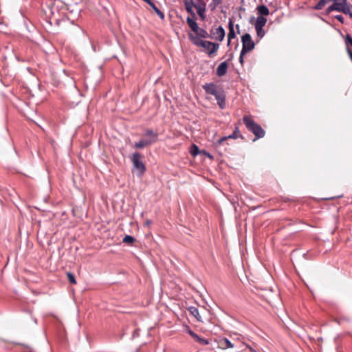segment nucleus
Listing matches in <instances>:
<instances>
[{
    "instance_id": "f257e3e1",
    "label": "nucleus",
    "mask_w": 352,
    "mask_h": 352,
    "mask_svg": "<svg viewBox=\"0 0 352 352\" xmlns=\"http://www.w3.org/2000/svg\"><path fill=\"white\" fill-rule=\"evenodd\" d=\"M243 120L246 128L255 135V139L262 138L265 136V131L259 124L256 123L250 116H244Z\"/></svg>"
},
{
    "instance_id": "f03ea898",
    "label": "nucleus",
    "mask_w": 352,
    "mask_h": 352,
    "mask_svg": "<svg viewBox=\"0 0 352 352\" xmlns=\"http://www.w3.org/2000/svg\"><path fill=\"white\" fill-rule=\"evenodd\" d=\"M190 41L196 46L206 47L207 45H212V48L208 52V55L211 56L214 54L219 47V44L212 43L208 41L201 40L200 37L195 35L192 33H188V34Z\"/></svg>"
},
{
    "instance_id": "7ed1b4c3",
    "label": "nucleus",
    "mask_w": 352,
    "mask_h": 352,
    "mask_svg": "<svg viewBox=\"0 0 352 352\" xmlns=\"http://www.w3.org/2000/svg\"><path fill=\"white\" fill-rule=\"evenodd\" d=\"M143 155L138 152H135L131 157V162L133 167L138 171L139 176H142L146 171L145 164L142 162Z\"/></svg>"
},
{
    "instance_id": "20e7f679",
    "label": "nucleus",
    "mask_w": 352,
    "mask_h": 352,
    "mask_svg": "<svg viewBox=\"0 0 352 352\" xmlns=\"http://www.w3.org/2000/svg\"><path fill=\"white\" fill-rule=\"evenodd\" d=\"M186 22L195 35L204 38H209V34L207 31L199 28L193 18L188 17Z\"/></svg>"
},
{
    "instance_id": "39448f33",
    "label": "nucleus",
    "mask_w": 352,
    "mask_h": 352,
    "mask_svg": "<svg viewBox=\"0 0 352 352\" xmlns=\"http://www.w3.org/2000/svg\"><path fill=\"white\" fill-rule=\"evenodd\" d=\"M333 6L336 11L343 12L345 14H349L352 17V6L349 4L346 0H333Z\"/></svg>"
},
{
    "instance_id": "423d86ee",
    "label": "nucleus",
    "mask_w": 352,
    "mask_h": 352,
    "mask_svg": "<svg viewBox=\"0 0 352 352\" xmlns=\"http://www.w3.org/2000/svg\"><path fill=\"white\" fill-rule=\"evenodd\" d=\"M242 42V55L246 54L249 52L253 50L255 47V44L252 39L250 34L246 33L241 37Z\"/></svg>"
},
{
    "instance_id": "0eeeda50",
    "label": "nucleus",
    "mask_w": 352,
    "mask_h": 352,
    "mask_svg": "<svg viewBox=\"0 0 352 352\" xmlns=\"http://www.w3.org/2000/svg\"><path fill=\"white\" fill-rule=\"evenodd\" d=\"M225 37V30L221 26L212 27L210 30L209 38L222 41Z\"/></svg>"
},
{
    "instance_id": "6e6552de",
    "label": "nucleus",
    "mask_w": 352,
    "mask_h": 352,
    "mask_svg": "<svg viewBox=\"0 0 352 352\" xmlns=\"http://www.w3.org/2000/svg\"><path fill=\"white\" fill-rule=\"evenodd\" d=\"M194 7L196 8L198 15L202 20L206 18L205 12L206 4L204 0H195Z\"/></svg>"
},
{
    "instance_id": "1a4fd4ad",
    "label": "nucleus",
    "mask_w": 352,
    "mask_h": 352,
    "mask_svg": "<svg viewBox=\"0 0 352 352\" xmlns=\"http://www.w3.org/2000/svg\"><path fill=\"white\" fill-rule=\"evenodd\" d=\"M203 89L207 94L216 96L221 89H217V86L214 83H206L203 85Z\"/></svg>"
},
{
    "instance_id": "9d476101",
    "label": "nucleus",
    "mask_w": 352,
    "mask_h": 352,
    "mask_svg": "<svg viewBox=\"0 0 352 352\" xmlns=\"http://www.w3.org/2000/svg\"><path fill=\"white\" fill-rule=\"evenodd\" d=\"M218 347L221 349H227L230 348H233L234 346V344H232L228 338H223L219 339L217 341Z\"/></svg>"
},
{
    "instance_id": "9b49d317",
    "label": "nucleus",
    "mask_w": 352,
    "mask_h": 352,
    "mask_svg": "<svg viewBox=\"0 0 352 352\" xmlns=\"http://www.w3.org/2000/svg\"><path fill=\"white\" fill-rule=\"evenodd\" d=\"M239 137H241L240 134V131L238 127H236L234 131H233L232 135H230L228 136H225L219 139L217 142L218 145L222 144L225 141H226L228 139H236Z\"/></svg>"
},
{
    "instance_id": "f8f14e48",
    "label": "nucleus",
    "mask_w": 352,
    "mask_h": 352,
    "mask_svg": "<svg viewBox=\"0 0 352 352\" xmlns=\"http://www.w3.org/2000/svg\"><path fill=\"white\" fill-rule=\"evenodd\" d=\"M144 136L148 137V138L146 139L147 140L153 141V144L157 141L158 133L157 132H155L153 129H147L145 130Z\"/></svg>"
},
{
    "instance_id": "ddd939ff",
    "label": "nucleus",
    "mask_w": 352,
    "mask_h": 352,
    "mask_svg": "<svg viewBox=\"0 0 352 352\" xmlns=\"http://www.w3.org/2000/svg\"><path fill=\"white\" fill-rule=\"evenodd\" d=\"M188 333L191 336V337L197 342L201 344V345H207L209 344V340L199 337L197 333L192 331L191 329H188Z\"/></svg>"
},
{
    "instance_id": "4468645a",
    "label": "nucleus",
    "mask_w": 352,
    "mask_h": 352,
    "mask_svg": "<svg viewBox=\"0 0 352 352\" xmlns=\"http://www.w3.org/2000/svg\"><path fill=\"white\" fill-rule=\"evenodd\" d=\"M214 97L219 107L221 109H224L226 107V97L223 91L221 90Z\"/></svg>"
},
{
    "instance_id": "2eb2a0df",
    "label": "nucleus",
    "mask_w": 352,
    "mask_h": 352,
    "mask_svg": "<svg viewBox=\"0 0 352 352\" xmlns=\"http://www.w3.org/2000/svg\"><path fill=\"white\" fill-rule=\"evenodd\" d=\"M228 67V64L226 61L220 63L217 68V75L219 77L225 76L227 73Z\"/></svg>"
},
{
    "instance_id": "dca6fc26",
    "label": "nucleus",
    "mask_w": 352,
    "mask_h": 352,
    "mask_svg": "<svg viewBox=\"0 0 352 352\" xmlns=\"http://www.w3.org/2000/svg\"><path fill=\"white\" fill-rule=\"evenodd\" d=\"M228 28H229V32H228V45H229L230 44V41L232 38H235V32H234V25H233V21H232V19H230V21H229Z\"/></svg>"
},
{
    "instance_id": "f3484780",
    "label": "nucleus",
    "mask_w": 352,
    "mask_h": 352,
    "mask_svg": "<svg viewBox=\"0 0 352 352\" xmlns=\"http://www.w3.org/2000/svg\"><path fill=\"white\" fill-rule=\"evenodd\" d=\"M188 311L190 313L192 316H193L198 321L203 322L201 317L199 314V310L195 307H190L188 308Z\"/></svg>"
},
{
    "instance_id": "a211bd4d",
    "label": "nucleus",
    "mask_w": 352,
    "mask_h": 352,
    "mask_svg": "<svg viewBox=\"0 0 352 352\" xmlns=\"http://www.w3.org/2000/svg\"><path fill=\"white\" fill-rule=\"evenodd\" d=\"M153 141L147 140L146 139H142L138 142L135 144V147L136 148H143L147 146L151 145Z\"/></svg>"
},
{
    "instance_id": "6ab92c4d",
    "label": "nucleus",
    "mask_w": 352,
    "mask_h": 352,
    "mask_svg": "<svg viewBox=\"0 0 352 352\" xmlns=\"http://www.w3.org/2000/svg\"><path fill=\"white\" fill-rule=\"evenodd\" d=\"M267 22V19L263 16H259L257 17L256 23H255V28H263Z\"/></svg>"
},
{
    "instance_id": "aec40b11",
    "label": "nucleus",
    "mask_w": 352,
    "mask_h": 352,
    "mask_svg": "<svg viewBox=\"0 0 352 352\" xmlns=\"http://www.w3.org/2000/svg\"><path fill=\"white\" fill-rule=\"evenodd\" d=\"M257 10H258V12L263 16H267L270 14L269 9L267 8V6H265L264 5L258 6Z\"/></svg>"
},
{
    "instance_id": "412c9836",
    "label": "nucleus",
    "mask_w": 352,
    "mask_h": 352,
    "mask_svg": "<svg viewBox=\"0 0 352 352\" xmlns=\"http://www.w3.org/2000/svg\"><path fill=\"white\" fill-rule=\"evenodd\" d=\"M330 1H333V0H320L319 2L314 7V9L316 10H322L324 6Z\"/></svg>"
},
{
    "instance_id": "4be33fe9",
    "label": "nucleus",
    "mask_w": 352,
    "mask_h": 352,
    "mask_svg": "<svg viewBox=\"0 0 352 352\" xmlns=\"http://www.w3.org/2000/svg\"><path fill=\"white\" fill-rule=\"evenodd\" d=\"M150 6L153 8L154 12L161 19H164V14L157 8V6L155 5L153 2L150 5Z\"/></svg>"
},
{
    "instance_id": "5701e85b",
    "label": "nucleus",
    "mask_w": 352,
    "mask_h": 352,
    "mask_svg": "<svg viewBox=\"0 0 352 352\" xmlns=\"http://www.w3.org/2000/svg\"><path fill=\"white\" fill-rule=\"evenodd\" d=\"M134 241H135V239L133 236H129V235H126L122 239V242L124 243L131 244Z\"/></svg>"
},
{
    "instance_id": "b1692460",
    "label": "nucleus",
    "mask_w": 352,
    "mask_h": 352,
    "mask_svg": "<svg viewBox=\"0 0 352 352\" xmlns=\"http://www.w3.org/2000/svg\"><path fill=\"white\" fill-rule=\"evenodd\" d=\"M199 153L198 146L195 144H192L190 149V153L192 156H196Z\"/></svg>"
},
{
    "instance_id": "393cba45",
    "label": "nucleus",
    "mask_w": 352,
    "mask_h": 352,
    "mask_svg": "<svg viewBox=\"0 0 352 352\" xmlns=\"http://www.w3.org/2000/svg\"><path fill=\"white\" fill-rule=\"evenodd\" d=\"M67 276L68 280L70 283H72V284L76 283L75 276L73 274H72L71 272H68V273H67Z\"/></svg>"
},
{
    "instance_id": "a878e982",
    "label": "nucleus",
    "mask_w": 352,
    "mask_h": 352,
    "mask_svg": "<svg viewBox=\"0 0 352 352\" xmlns=\"http://www.w3.org/2000/svg\"><path fill=\"white\" fill-rule=\"evenodd\" d=\"M257 36L260 38H263L265 35V32L263 28H255Z\"/></svg>"
},
{
    "instance_id": "bb28decb",
    "label": "nucleus",
    "mask_w": 352,
    "mask_h": 352,
    "mask_svg": "<svg viewBox=\"0 0 352 352\" xmlns=\"http://www.w3.org/2000/svg\"><path fill=\"white\" fill-rule=\"evenodd\" d=\"M345 43L346 45V47L350 45L352 47V37L349 34H346L345 37Z\"/></svg>"
},
{
    "instance_id": "cd10ccee",
    "label": "nucleus",
    "mask_w": 352,
    "mask_h": 352,
    "mask_svg": "<svg viewBox=\"0 0 352 352\" xmlns=\"http://www.w3.org/2000/svg\"><path fill=\"white\" fill-rule=\"evenodd\" d=\"M184 3L185 7H189V6L194 7V5H195V2L193 1V0H184Z\"/></svg>"
},
{
    "instance_id": "c85d7f7f",
    "label": "nucleus",
    "mask_w": 352,
    "mask_h": 352,
    "mask_svg": "<svg viewBox=\"0 0 352 352\" xmlns=\"http://www.w3.org/2000/svg\"><path fill=\"white\" fill-rule=\"evenodd\" d=\"M193 8H194V7H191V6H189V7H185V8H186V11H187L189 14H190L193 18H195V12H194V11H193V9H192Z\"/></svg>"
},
{
    "instance_id": "c756f323",
    "label": "nucleus",
    "mask_w": 352,
    "mask_h": 352,
    "mask_svg": "<svg viewBox=\"0 0 352 352\" xmlns=\"http://www.w3.org/2000/svg\"><path fill=\"white\" fill-rule=\"evenodd\" d=\"M335 9H336V8H334L333 4H332L331 6H329V7L327 8V14H329V13H331V12H333V11L336 10Z\"/></svg>"
},
{
    "instance_id": "7c9ffc66",
    "label": "nucleus",
    "mask_w": 352,
    "mask_h": 352,
    "mask_svg": "<svg viewBox=\"0 0 352 352\" xmlns=\"http://www.w3.org/2000/svg\"><path fill=\"white\" fill-rule=\"evenodd\" d=\"M245 54H243L242 55V51H241V53H240V56H239V62L241 65L243 64V56H245Z\"/></svg>"
},
{
    "instance_id": "2f4dec72",
    "label": "nucleus",
    "mask_w": 352,
    "mask_h": 352,
    "mask_svg": "<svg viewBox=\"0 0 352 352\" xmlns=\"http://www.w3.org/2000/svg\"><path fill=\"white\" fill-rule=\"evenodd\" d=\"M223 0H213V2L215 5H219L220 3H221Z\"/></svg>"
},
{
    "instance_id": "473e14b6",
    "label": "nucleus",
    "mask_w": 352,
    "mask_h": 352,
    "mask_svg": "<svg viewBox=\"0 0 352 352\" xmlns=\"http://www.w3.org/2000/svg\"><path fill=\"white\" fill-rule=\"evenodd\" d=\"M336 18L340 21H342V19H343V17L341 16V15H338L336 16Z\"/></svg>"
},
{
    "instance_id": "72a5a7b5",
    "label": "nucleus",
    "mask_w": 352,
    "mask_h": 352,
    "mask_svg": "<svg viewBox=\"0 0 352 352\" xmlns=\"http://www.w3.org/2000/svg\"><path fill=\"white\" fill-rule=\"evenodd\" d=\"M204 48L208 50L210 52V50L212 48V45H207V47H206Z\"/></svg>"
},
{
    "instance_id": "f704fd0d",
    "label": "nucleus",
    "mask_w": 352,
    "mask_h": 352,
    "mask_svg": "<svg viewBox=\"0 0 352 352\" xmlns=\"http://www.w3.org/2000/svg\"><path fill=\"white\" fill-rule=\"evenodd\" d=\"M249 349H250V351L251 352H256L254 349H252V348H251V347H249Z\"/></svg>"
}]
</instances>
